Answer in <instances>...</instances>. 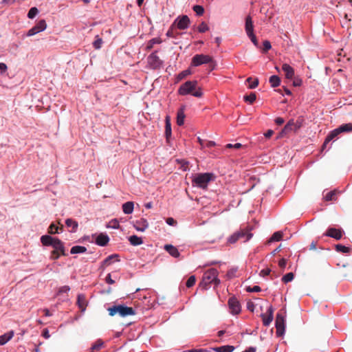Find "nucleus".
Returning <instances> with one entry per match:
<instances>
[{
  "label": "nucleus",
  "mask_w": 352,
  "mask_h": 352,
  "mask_svg": "<svg viewBox=\"0 0 352 352\" xmlns=\"http://www.w3.org/2000/svg\"><path fill=\"white\" fill-rule=\"evenodd\" d=\"M41 242L45 246H52L54 248L51 252V260H57L60 256L67 255L64 243L59 239L50 235H43L41 237Z\"/></svg>",
  "instance_id": "1"
},
{
  "label": "nucleus",
  "mask_w": 352,
  "mask_h": 352,
  "mask_svg": "<svg viewBox=\"0 0 352 352\" xmlns=\"http://www.w3.org/2000/svg\"><path fill=\"white\" fill-rule=\"evenodd\" d=\"M218 271L214 268L208 270L203 275L199 287L203 289H208L211 285H214V288L217 287L221 283V280L218 278Z\"/></svg>",
  "instance_id": "2"
},
{
  "label": "nucleus",
  "mask_w": 352,
  "mask_h": 352,
  "mask_svg": "<svg viewBox=\"0 0 352 352\" xmlns=\"http://www.w3.org/2000/svg\"><path fill=\"white\" fill-rule=\"evenodd\" d=\"M178 93L182 96L190 94L197 98H201L203 96L202 91L201 88L198 87L197 80L186 81L179 87Z\"/></svg>",
  "instance_id": "3"
},
{
  "label": "nucleus",
  "mask_w": 352,
  "mask_h": 352,
  "mask_svg": "<svg viewBox=\"0 0 352 352\" xmlns=\"http://www.w3.org/2000/svg\"><path fill=\"white\" fill-rule=\"evenodd\" d=\"M214 175L210 173H198L195 175L192 179V185L205 189L208 183L212 180Z\"/></svg>",
  "instance_id": "4"
},
{
  "label": "nucleus",
  "mask_w": 352,
  "mask_h": 352,
  "mask_svg": "<svg viewBox=\"0 0 352 352\" xmlns=\"http://www.w3.org/2000/svg\"><path fill=\"white\" fill-rule=\"evenodd\" d=\"M253 234L250 232V229L248 228L241 229L235 232L228 239V243L230 244L235 243L236 241L241 240L243 242L249 241Z\"/></svg>",
  "instance_id": "5"
},
{
  "label": "nucleus",
  "mask_w": 352,
  "mask_h": 352,
  "mask_svg": "<svg viewBox=\"0 0 352 352\" xmlns=\"http://www.w3.org/2000/svg\"><path fill=\"white\" fill-rule=\"evenodd\" d=\"M109 316H113L116 314H119L122 317L128 316H133L135 311L132 307H126L122 305H114L107 309Z\"/></svg>",
  "instance_id": "6"
},
{
  "label": "nucleus",
  "mask_w": 352,
  "mask_h": 352,
  "mask_svg": "<svg viewBox=\"0 0 352 352\" xmlns=\"http://www.w3.org/2000/svg\"><path fill=\"white\" fill-rule=\"evenodd\" d=\"M303 119L299 117L296 121L292 119L284 126L281 135L287 134L290 131H296L302 126Z\"/></svg>",
  "instance_id": "7"
},
{
  "label": "nucleus",
  "mask_w": 352,
  "mask_h": 352,
  "mask_svg": "<svg viewBox=\"0 0 352 352\" xmlns=\"http://www.w3.org/2000/svg\"><path fill=\"white\" fill-rule=\"evenodd\" d=\"M213 63L212 58L211 56L208 55H205L203 54H196L192 58L191 65L195 67L199 66L202 64L210 63L212 64Z\"/></svg>",
  "instance_id": "8"
},
{
  "label": "nucleus",
  "mask_w": 352,
  "mask_h": 352,
  "mask_svg": "<svg viewBox=\"0 0 352 352\" xmlns=\"http://www.w3.org/2000/svg\"><path fill=\"white\" fill-rule=\"evenodd\" d=\"M275 325L276 329V336H282L285 333V317L281 313H278L276 317Z\"/></svg>",
  "instance_id": "9"
},
{
  "label": "nucleus",
  "mask_w": 352,
  "mask_h": 352,
  "mask_svg": "<svg viewBox=\"0 0 352 352\" xmlns=\"http://www.w3.org/2000/svg\"><path fill=\"white\" fill-rule=\"evenodd\" d=\"M147 62L149 67L153 69H160L162 65V61L156 55V52H153L148 56Z\"/></svg>",
  "instance_id": "10"
},
{
  "label": "nucleus",
  "mask_w": 352,
  "mask_h": 352,
  "mask_svg": "<svg viewBox=\"0 0 352 352\" xmlns=\"http://www.w3.org/2000/svg\"><path fill=\"white\" fill-rule=\"evenodd\" d=\"M190 24V19L187 15H182V16H178L174 21L172 25V27L176 25L177 28L179 30H185L186 29Z\"/></svg>",
  "instance_id": "11"
},
{
  "label": "nucleus",
  "mask_w": 352,
  "mask_h": 352,
  "mask_svg": "<svg viewBox=\"0 0 352 352\" xmlns=\"http://www.w3.org/2000/svg\"><path fill=\"white\" fill-rule=\"evenodd\" d=\"M47 23L44 19L40 20L34 27L30 29L27 33L28 36H32L36 34L45 30Z\"/></svg>",
  "instance_id": "12"
},
{
  "label": "nucleus",
  "mask_w": 352,
  "mask_h": 352,
  "mask_svg": "<svg viewBox=\"0 0 352 352\" xmlns=\"http://www.w3.org/2000/svg\"><path fill=\"white\" fill-rule=\"evenodd\" d=\"M273 314L274 309L272 306H270L267 310L265 314H262L261 317L263 320V324L264 326H268L273 320Z\"/></svg>",
  "instance_id": "13"
},
{
  "label": "nucleus",
  "mask_w": 352,
  "mask_h": 352,
  "mask_svg": "<svg viewBox=\"0 0 352 352\" xmlns=\"http://www.w3.org/2000/svg\"><path fill=\"white\" fill-rule=\"evenodd\" d=\"M228 305L232 314H238L241 311L240 303L236 298H230L228 300Z\"/></svg>",
  "instance_id": "14"
},
{
  "label": "nucleus",
  "mask_w": 352,
  "mask_h": 352,
  "mask_svg": "<svg viewBox=\"0 0 352 352\" xmlns=\"http://www.w3.org/2000/svg\"><path fill=\"white\" fill-rule=\"evenodd\" d=\"M342 230L334 228H329L324 235L333 238L336 240H340L342 237Z\"/></svg>",
  "instance_id": "15"
},
{
  "label": "nucleus",
  "mask_w": 352,
  "mask_h": 352,
  "mask_svg": "<svg viewBox=\"0 0 352 352\" xmlns=\"http://www.w3.org/2000/svg\"><path fill=\"white\" fill-rule=\"evenodd\" d=\"M148 227V223L146 219L142 218L134 222V228L140 232H144Z\"/></svg>",
  "instance_id": "16"
},
{
  "label": "nucleus",
  "mask_w": 352,
  "mask_h": 352,
  "mask_svg": "<svg viewBox=\"0 0 352 352\" xmlns=\"http://www.w3.org/2000/svg\"><path fill=\"white\" fill-rule=\"evenodd\" d=\"M81 312H84L86 310L87 306V301L84 294H78L76 302Z\"/></svg>",
  "instance_id": "17"
},
{
  "label": "nucleus",
  "mask_w": 352,
  "mask_h": 352,
  "mask_svg": "<svg viewBox=\"0 0 352 352\" xmlns=\"http://www.w3.org/2000/svg\"><path fill=\"white\" fill-rule=\"evenodd\" d=\"M340 134V131L338 130V129H336L331 131L329 134L327 136L322 146V148L324 149L327 147V145L329 142H330L332 140L336 138L338 135Z\"/></svg>",
  "instance_id": "18"
},
{
  "label": "nucleus",
  "mask_w": 352,
  "mask_h": 352,
  "mask_svg": "<svg viewBox=\"0 0 352 352\" xmlns=\"http://www.w3.org/2000/svg\"><path fill=\"white\" fill-rule=\"evenodd\" d=\"M282 69L285 72V77L287 79H292L294 76V69L288 64L285 63L282 66Z\"/></svg>",
  "instance_id": "19"
},
{
  "label": "nucleus",
  "mask_w": 352,
  "mask_h": 352,
  "mask_svg": "<svg viewBox=\"0 0 352 352\" xmlns=\"http://www.w3.org/2000/svg\"><path fill=\"white\" fill-rule=\"evenodd\" d=\"M109 241V236L103 233H100L96 239V243L100 246H105Z\"/></svg>",
  "instance_id": "20"
},
{
  "label": "nucleus",
  "mask_w": 352,
  "mask_h": 352,
  "mask_svg": "<svg viewBox=\"0 0 352 352\" xmlns=\"http://www.w3.org/2000/svg\"><path fill=\"white\" fill-rule=\"evenodd\" d=\"M245 29L247 34L254 32L253 21L250 16H247L245 18Z\"/></svg>",
  "instance_id": "21"
},
{
  "label": "nucleus",
  "mask_w": 352,
  "mask_h": 352,
  "mask_svg": "<svg viewBox=\"0 0 352 352\" xmlns=\"http://www.w3.org/2000/svg\"><path fill=\"white\" fill-rule=\"evenodd\" d=\"M184 107H181L177 113V124L179 126H182L184 123L185 119V113H184Z\"/></svg>",
  "instance_id": "22"
},
{
  "label": "nucleus",
  "mask_w": 352,
  "mask_h": 352,
  "mask_svg": "<svg viewBox=\"0 0 352 352\" xmlns=\"http://www.w3.org/2000/svg\"><path fill=\"white\" fill-rule=\"evenodd\" d=\"M118 254H111L110 256H109L108 257H107L102 262V265L103 266H109L110 265H111L113 263H114L115 261H118L119 259H118Z\"/></svg>",
  "instance_id": "23"
},
{
  "label": "nucleus",
  "mask_w": 352,
  "mask_h": 352,
  "mask_svg": "<svg viewBox=\"0 0 352 352\" xmlns=\"http://www.w3.org/2000/svg\"><path fill=\"white\" fill-rule=\"evenodd\" d=\"M65 224L68 228H72V230H70L71 232H76L78 227V223L76 221L69 218L65 220Z\"/></svg>",
  "instance_id": "24"
},
{
  "label": "nucleus",
  "mask_w": 352,
  "mask_h": 352,
  "mask_svg": "<svg viewBox=\"0 0 352 352\" xmlns=\"http://www.w3.org/2000/svg\"><path fill=\"white\" fill-rule=\"evenodd\" d=\"M164 249L173 257L177 258L179 256L178 250L172 245H166Z\"/></svg>",
  "instance_id": "25"
},
{
  "label": "nucleus",
  "mask_w": 352,
  "mask_h": 352,
  "mask_svg": "<svg viewBox=\"0 0 352 352\" xmlns=\"http://www.w3.org/2000/svg\"><path fill=\"white\" fill-rule=\"evenodd\" d=\"M134 204L133 201H127L122 205V210L124 214H129L133 211Z\"/></svg>",
  "instance_id": "26"
},
{
  "label": "nucleus",
  "mask_w": 352,
  "mask_h": 352,
  "mask_svg": "<svg viewBox=\"0 0 352 352\" xmlns=\"http://www.w3.org/2000/svg\"><path fill=\"white\" fill-rule=\"evenodd\" d=\"M14 336V331H10L0 336V345H3L8 342Z\"/></svg>",
  "instance_id": "27"
},
{
  "label": "nucleus",
  "mask_w": 352,
  "mask_h": 352,
  "mask_svg": "<svg viewBox=\"0 0 352 352\" xmlns=\"http://www.w3.org/2000/svg\"><path fill=\"white\" fill-rule=\"evenodd\" d=\"M165 135L167 140L171 135V124L169 116H166L165 118Z\"/></svg>",
  "instance_id": "28"
},
{
  "label": "nucleus",
  "mask_w": 352,
  "mask_h": 352,
  "mask_svg": "<svg viewBox=\"0 0 352 352\" xmlns=\"http://www.w3.org/2000/svg\"><path fill=\"white\" fill-rule=\"evenodd\" d=\"M234 349L233 346L226 345L219 347L213 348L212 350L217 352H232Z\"/></svg>",
  "instance_id": "29"
},
{
  "label": "nucleus",
  "mask_w": 352,
  "mask_h": 352,
  "mask_svg": "<svg viewBox=\"0 0 352 352\" xmlns=\"http://www.w3.org/2000/svg\"><path fill=\"white\" fill-rule=\"evenodd\" d=\"M129 241L130 243L133 245H139L143 243V241L141 237H139L136 235L131 236L129 238Z\"/></svg>",
  "instance_id": "30"
},
{
  "label": "nucleus",
  "mask_w": 352,
  "mask_h": 352,
  "mask_svg": "<svg viewBox=\"0 0 352 352\" xmlns=\"http://www.w3.org/2000/svg\"><path fill=\"white\" fill-rule=\"evenodd\" d=\"M269 82L272 87H277L280 85V79L278 76L274 75L270 78Z\"/></svg>",
  "instance_id": "31"
},
{
  "label": "nucleus",
  "mask_w": 352,
  "mask_h": 352,
  "mask_svg": "<svg viewBox=\"0 0 352 352\" xmlns=\"http://www.w3.org/2000/svg\"><path fill=\"white\" fill-rule=\"evenodd\" d=\"M87 251V248L84 246L76 245L72 248L70 252L72 254L84 253Z\"/></svg>",
  "instance_id": "32"
},
{
  "label": "nucleus",
  "mask_w": 352,
  "mask_h": 352,
  "mask_svg": "<svg viewBox=\"0 0 352 352\" xmlns=\"http://www.w3.org/2000/svg\"><path fill=\"white\" fill-rule=\"evenodd\" d=\"M340 131V134L343 132L352 131V123L344 124L337 128Z\"/></svg>",
  "instance_id": "33"
},
{
  "label": "nucleus",
  "mask_w": 352,
  "mask_h": 352,
  "mask_svg": "<svg viewBox=\"0 0 352 352\" xmlns=\"http://www.w3.org/2000/svg\"><path fill=\"white\" fill-rule=\"evenodd\" d=\"M283 233L280 231L274 232L268 241V243L274 241H279L282 239Z\"/></svg>",
  "instance_id": "34"
},
{
  "label": "nucleus",
  "mask_w": 352,
  "mask_h": 352,
  "mask_svg": "<svg viewBox=\"0 0 352 352\" xmlns=\"http://www.w3.org/2000/svg\"><path fill=\"white\" fill-rule=\"evenodd\" d=\"M246 82L249 83L248 87L250 89H254L258 85V79L257 78L253 80L252 77H249L246 79Z\"/></svg>",
  "instance_id": "35"
},
{
  "label": "nucleus",
  "mask_w": 352,
  "mask_h": 352,
  "mask_svg": "<svg viewBox=\"0 0 352 352\" xmlns=\"http://www.w3.org/2000/svg\"><path fill=\"white\" fill-rule=\"evenodd\" d=\"M104 342L102 340H98L91 347V352L99 351L103 346Z\"/></svg>",
  "instance_id": "36"
},
{
  "label": "nucleus",
  "mask_w": 352,
  "mask_h": 352,
  "mask_svg": "<svg viewBox=\"0 0 352 352\" xmlns=\"http://www.w3.org/2000/svg\"><path fill=\"white\" fill-rule=\"evenodd\" d=\"M63 230V226L61 225L60 227H58L56 226L54 223H52L50 227L48 228V232L50 234H56V233H58V230Z\"/></svg>",
  "instance_id": "37"
},
{
  "label": "nucleus",
  "mask_w": 352,
  "mask_h": 352,
  "mask_svg": "<svg viewBox=\"0 0 352 352\" xmlns=\"http://www.w3.org/2000/svg\"><path fill=\"white\" fill-rule=\"evenodd\" d=\"M244 100L250 104H252L256 98V96L255 93H251L250 95H245L243 97Z\"/></svg>",
  "instance_id": "38"
},
{
  "label": "nucleus",
  "mask_w": 352,
  "mask_h": 352,
  "mask_svg": "<svg viewBox=\"0 0 352 352\" xmlns=\"http://www.w3.org/2000/svg\"><path fill=\"white\" fill-rule=\"evenodd\" d=\"M162 41L160 38H154L151 40L149 41L148 45H147V50H150L153 48V45L155 44H159V43H161Z\"/></svg>",
  "instance_id": "39"
},
{
  "label": "nucleus",
  "mask_w": 352,
  "mask_h": 352,
  "mask_svg": "<svg viewBox=\"0 0 352 352\" xmlns=\"http://www.w3.org/2000/svg\"><path fill=\"white\" fill-rule=\"evenodd\" d=\"M336 250L337 252H342V253H348L350 251V248L346 247L341 244H338L336 245Z\"/></svg>",
  "instance_id": "40"
},
{
  "label": "nucleus",
  "mask_w": 352,
  "mask_h": 352,
  "mask_svg": "<svg viewBox=\"0 0 352 352\" xmlns=\"http://www.w3.org/2000/svg\"><path fill=\"white\" fill-rule=\"evenodd\" d=\"M294 274L292 272H289L283 276L282 280L285 283H287L292 281L294 279Z\"/></svg>",
  "instance_id": "41"
},
{
  "label": "nucleus",
  "mask_w": 352,
  "mask_h": 352,
  "mask_svg": "<svg viewBox=\"0 0 352 352\" xmlns=\"http://www.w3.org/2000/svg\"><path fill=\"white\" fill-rule=\"evenodd\" d=\"M102 39L100 38L98 36H96V40L93 43V45L95 49L98 50L102 47Z\"/></svg>",
  "instance_id": "42"
},
{
  "label": "nucleus",
  "mask_w": 352,
  "mask_h": 352,
  "mask_svg": "<svg viewBox=\"0 0 352 352\" xmlns=\"http://www.w3.org/2000/svg\"><path fill=\"white\" fill-rule=\"evenodd\" d=\"M38 13V10L36 7H33L30 8V10L28 12V16L30 19H33L36 16V15Z\"/></svg>",
  "instance_id": "43"
},
{
  "label": "nucleus",
  "mask_w": 352,
  "mask_h": 352,
  "mask_svg": "<svg viewBox=\"0 0 352 352\" xmlns=\"http://www.w3.org/2000/svg\"><path fill=\"white\" fill-rule=\"evenodd\" d=\"M193 10L197 13V15L201 16L204 12V9L201 6L196 5L192 8Z\"/></svg>",
  "instance_id": "44"
},
{
  "label": "nucleus",
  "mask_w": 352,
  "mask_h": 352,
  "mask_svg": "<svg viewBox=\"0 0 352 352\" xmlns=\"http://www.w3.org/2000/svg\"><path fill=\"white\" fill-rule=\"evenodd\" d=\"M195 282H196L195 276H191L187 280V281L186 283V285L187 287H192L195 284Z\"/></svg>",
  "instance_id": "45"
},
{
  "label": "nucleus",
  "mask_w": 352,
  "mask_h": 352,
  "mask_svg": "<svg viewBox=\"0 0 352 352\" xmlns=\"http://www.w3.org/2000/svg\"><path fill=\"white\" fill-rule=\"evenodd\" d=\"M336 194V190H333V191H330V192H327V195H325V200L326 201H332V200L335 199Z\"/></svg>",
  "instance_id": "46"
},
{
  "label": "nucleus",
  "mask_w": 352,
  "mask_h": 352,
  "mask_svg": "<svg viewBox=\"0 0 352 352\" xmlns=\"http://www.w3.org/2000/svg\"><path fill=\"white\" fill-rule=\"evenodd\" d=\"M208 29L209 28L205 22H202L198 27V31L201 33L208 31Z\"/></svg>",
  "instance_id": "47"
},
{
  "label": "nucleus",
  "mask_w": 352,
  "mask_h": 352,
  "mask_svg": "<svg viewBox=\"0 0 352 352\" xmlns=\"http://www.w3.org/2000/svg\"><path fill=\"white\" fill-rule=\"evenodd\" d=\"M246 291L248 292H261V289L259 286H257V285H255L252 287H248L246 288Z\"/></svg>",
  "instance_id": "48"
},
{
  "label": "nucleus",
  "mask_w": 352,
  "mask_h": 352,
  "mask_svg": "<svg viewBox=\"0 0 352 352\" xmlns=\"http://www.w3.org/2000/svg\"><path fill=\"white\" fill-rule=\"evenodd\" d=\"M248 36L251 39V41L254 43V45L255 46H258V40H257L256 36L254 35V32L248 34Z\"/></svg>",
  "instance_id": "49"
},
{
  "label": "nucleus",
  "mask_w": 352,
  "mask_h": 352,
  "mask_svg": "<svg viewBox=\"0 0 352 352\" xmlns=\"http://www.w3.org/2000/svg\"><path fill=\"white\" fill-rule=\"evenodd\" d=\"M70 290V287L67 285H65L61 287L58 290V295H60L63 293H67Z\"/></svg>",
  "instance_id": "50"
},
{
  "label": "nucleus",
  "mask_w": 352,
  "mask_h": 352,
  "mask_svg": "<svg viewBox=\"0 0 352 352\" xmlns=\"http://www.w3.org/2000/svg\"><path fill=\"white\" fill-rule=\"evenodd\" d=\"M272 47L271 43L268 41H265L263 42V51L265 52H267Z\"/></svg>",
  "instance_id": "51"
},
{
  "label": "nucleus",
  "mask_w": 352,
  "mask_h": 352,
  "mask_svg": "<svg viewBox=\"0 0 352 352\" xmlns=\"http://www.w3.org/2000/svg\"><path fill=\"white\" fill-rule=\"evenodd\" d=\"M190 74V70H184L178 75L179 79H182Z\"/></svg>",
  "instance_id": "52"
},
{
  "label": "nucleus",
  "mask_w": 352,
  "mask_h": 352,
  "mask_svg": "<svg viewBox=\"0 0 352 352\" xmlns=\"http://www.w3.org/2000/svg\"><path fill=\"white\" fill-rule=\"evenodd\" d=\"M271 272V270L269 268L263 269L260 272V276H268Z\"/></svg>",
  "instance_id": "53"
},
{
  "label": "nucleus",
  "mask_w": 352,
  "mask_h": 352,
  "mask_svg": "<svg viewBox=\"0 0 352 352\" xmlns=\"http://www.w3.org/2000/svg\"><path fill=\"white\" fill-rule=\"evenodd\" d=\"M166 221L169 226H175L177 223V221L172 217L167 218Z\"/></svg>",
  "instance_id": "54"
},
{
  "label": "nucleus",
  "mask_w": 352,
  "mask_h": 352,
  "mask_svg": "<svg viewBox=\"0 0 352 352\" xmlns=\"http://www.w3.org/2000/svg\"><path fill=\"white\" fill-rule=\"evenodd\" d=\"M287 263V261L285 258H281L278 262V265L280 268H285Z\"/></svg>",
  "instance_id": "55"
},
{
  "label": "nucleus",
  "mask_w": 352,
  "mask_h": 352,
  "mask_svg": "<svg viewBox=\"0 0 352 352\" xmlns=\"http://www.w3.org/2000/svg\"><path fill=\"white\" fill-rule=\"evenodd\" d=\"M7 69H8V67H7V65L5 63H0V71H1V73L6 72Z\"/></svg>",
  "instance_id": "56"
},
{
  "label": "nucleus",
  "mask_w": 352,
  "mask_h": 352,
  "mask_svg": "<svg viewBox=\"0 0 352 352\" xmlns=\"http://www.w3.org/2000/svg\"><path fill=\"white\" fill-rule=\"evenodd\" d=\"M285 120L283 118L278 117L275 119V123L277 125H281L284 123Z\"/></svg>",
  "instance_id": "57"
},
{
  "label": "nucleus",
  "mask_w": 352,
  "mask_h": 352,
  "mask_svg": "<svg viewBox=\"0 0 352 352\" xmlns=\"http://www.w3.org/2000/svg\"><path fill=\"white\" fill-rule=\"evenodd\" d=\"M106 282L109 284H113L115 283V281L111 279V274H109L107 277H106Z\"/></svg>",
  "instance_id": "58"
},
{
  "label": "nucleus",
  "mask_w": 352,
  "mask_h": 352,
  "mask_svg": "<svg viewBox=\"0 0 352 352\" xmlns=\"http://www.w3.org/2000/svg\"><path fill=\"white\" fill-rule=\"evenodd\" d=\"M216 145V143L214 141H207L206 146L208 148H212Z\"/></svg>",
  "instance_id": "59"
},
{
  "label": "nucleus",
  "mask_w": 352,
  "mask_h": 352,
  "mask_svg": "<svg viewBox=\"0 0 352 352\" xmlns=\"http://www.w3.org/2000/svg\"><path fill=\"white\" fill-rule=\"evenodd\" d=\"M302 83V80L300 79H296L293 82V85L295 87L300 86Z\"/></svg>",
  "instance_id": "60"
},
{
  "label": "nucleus",
  "mask_w": 352,
  "mask_h": 352,
  "mask_svg": "<svg viewBox=\"0 0 352 352\" xmlns=\"http://www.w3.org/2000/svg\"><path fill=\"white\" fill-rule=\"evenodd\" d=\"M248 309L251 311H254V305L252 302H248Z\"/></svg>",
  "instance_id": "61"
},
{
  "label": "nucleus",
  "mask_w": 352,
  "mask_h": 352,
  "mask_svg": "<svg viewBox=\"0 0 352 352\" xmlns=\"http://www.w3.org/2000/svg\"><path fill=\"white\" fill-rule=\"evenodd\" d=\"M43 336L47 339L50 338V335L49 331L47 329L43 330Z\"/></svg>",
  "instance_id": "62"
},
{
  "label": "nucleus",
  "mask_w": 352,
  "mask_h": 352,
  "mask_svg": "<svg viewBox=\"0 0 352 352\" xmlns=\"http://www.w3.org/2000/svg\"><path fill=\"white\" fill-rule=\"evenodd\" d=\"M111 223H112V225L111 226L112 228H118L119 227V223L118 221H117L116 220H113L111 222Z\"/></svg>",
  "instance_id": "63"
},
{
  "label": "nucleus",
  "mask_w": 352,
  "mask_h": 352,
  "mask_svg": "<svg viewBox=\"0 0 352 352\" xmlns=\"http://www.w3.org/2000/svg\"><path fill=\"white\" fill-rule=\"evenodd\" d=\"M189 352H207V350L204 349H191Z\"/></svg>",
  "instance_id": "64"
}]
</instances>
